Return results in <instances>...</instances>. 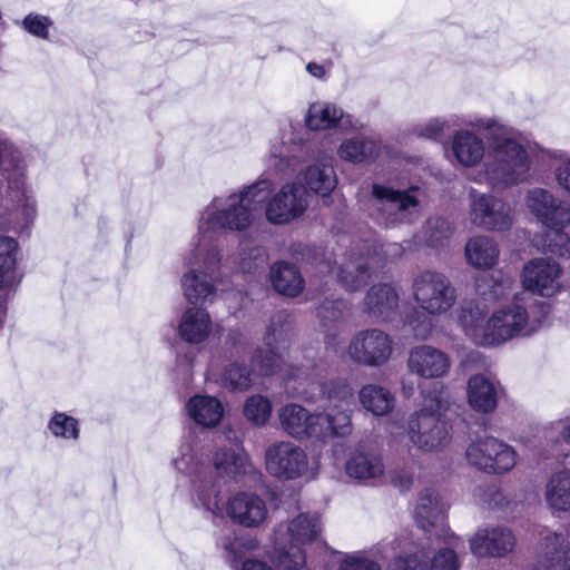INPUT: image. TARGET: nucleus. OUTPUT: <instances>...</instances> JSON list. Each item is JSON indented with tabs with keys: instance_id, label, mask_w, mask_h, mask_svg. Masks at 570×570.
Returning a JSON list of instances; mask_svg holds the SVG:
<instances>
[{
	"instance_id": "1",
	"label": "nucleus",
	"mask_w": 570,
	"mask_h": 570,
	"mask_svg": "<svg viewBox=\"0 0 570 570\" xmlns=\"http://www.w3.org/2000/svg\"><path fill=\"white\" fill-rule=\"evenodd\" d=\"M455 130L450 139L452 161L463 168L479 166L485 157V142L475 131H485L490 141L484 171L473 180L493 189H505L522 183L530 170V159L522 140L495 118L474 117Z\"/></svg>"
},
{
	"instance_id": "2",
	"label": "nucleus",
	"mask_w": 570,
	"mask_h": 570,
	"mask_svg": "<svg viewBox=\"0 0 570 570\" xmlns=\"http://www.w3.org/2000/svg\"><path fill=\"white\" fill-rule=\"evenodd\" d=\"M273 190V180L259 178L227 196L214 197L202 210L198 222V238L188 262H198L202 254L205 265L210 268L220 263L222 254L213 243L219 230L244 232L255 222V213Z\"/></svg>"
},
{
	"instance_id": "3",
	"label": "nucleus",
	"mask_w": 570,
	"mask_h": 570,
	"mask_svg": "<svg viewBox=\"0 0 570 570\" xmlns=\"http://www.w3.org/2000/svg\"><path fill=\"white\" fill-rule=\"evenodd\" d=\"M551 306L539 303L530 311L513 303L487 317L485 306L475 299L464 301L458 321L465 336L480 346H498L515 337L530 336L550 324Z\"/></svg>"
},
{
	"instance_id": "4",
	"label": "nucleus",
	"mask_w": 570,
	"mask_h": 570,
	"mask_svg": "<svg viewBox=\"0 0 570 570\" xmlns=\"http://www.w3.org/2000/svg\"><path fill=\"white\" fill-rule=\"evenodd\" d=\"M204 454L195 438L188 434L181 442L174 468L189 478L193 501L213 517H223L220 489L214 473L229 479L244 475L249 466L248 455L242 448L219 449L213 458V466L204 461Z\"/></svg>"
},
{
	"instance_id": "5",
	"label": "nucleus",
	"mask_w": 570,
	"mask_h": 570,
	"mask_svg": "<svg viewBox=\"0 0 570 570\" xmlns=\"http://www.w3.org/2000/svg\"><path fill=\"white\" fill-rule=\"evenodd\" d=\"M322 411L309 413L298 404H287L279 410L282 429L291 436L326 441L345 438L352 432L351 409L347 394H321Z\"/></svg>"
},
{
	"instance_id": "6",
	"label": "nucleus",
	"mask_w": 570,
	"mask_h": 570,
	"mask_svg": "<svg viewBox=\"0 0 570 570\" xmlns=\"http://www.w3.org/2000/svg\"><path fill=\"white\" fill-rule=\"evenodd\" d=\"M404 248L399 243L376 245L366 239L353 245L340 263L336 276L346 291H357L365 286L371 275L389 261L403 255Z\"/></svg>"
},
{
	"instance_id": "7",
	"label": "nucleus",
	"mask_w": 570,
	"mask_h": 570,
	"mask_svg": "<svg viewBox=\"0 0 570 570\" xmlns=\"http://www.w3.org/2000/svg\"><path fill=\"white\" fill-rule=\"evenodd\" d=\"M412 295L417 306L429 316H442L456 303L458 293L451 279L441 272L426 269L412 283Z\"/></svg>"
},
{
	"instance_id": "8",
	"label": "nucleus",
	"mask_w": 570,
	"mask_h": 570,
	"mask_svg": "<svg viewBox=\"0 0 570 570\" xmlns=\"http://www.w3.org/2000/svg\"><path fill=\"white\" fill-rule=\"evenodd\" d=\"M438 394H425L424 406L435 405V410L422 409L409 423L411 442L421 450L433 451L444 446L450 440L448 423L442 419L441 400Z\"/></svg>"
},
{
	"instance_id": "9",
	"label": "nucleus",
	"mask_w": 570,
	"mask_h": 570,
	"mask_svg": "<svg viewBox=\"0 0 570 570\" xmlns=\"http://www.w3.org/2000/svg\"><path fill=\"white\" fill-rule=\"evenodd\" d=\"M417 188L396 190L383 184H373L371 193L372 216L386 227L407 219L417 206Z\"/></svg>"
},
{
	"instance_id": "10",
	"label": "nucleus",
	"mask_w": 570,
	"mask_h": 570,
	"mask_svg": "<svg viewBox=\"0 0 570 570\" xmlns=\"http://www.w3.org/2000/svg\"><path fill=\"white\" fill-rule=\"evenodd\" d=\"M468 202V217L473 226L490 232H504L512 227L514 209L503 198L470 188Z\"/></svg>"
},
{
	"instance_id": "11",
	"label": "nucleus",
	"mask_w": 570,
	"mask_h": 570,
	"mask_svg": "<svg viewBox=\"0 0 570 570\" xmlns=\"http://www.w3.org/2000/svg\"><path fill=\"white\" fill-rule=\"evenodd\" d=\"M308 207L306 188L295 181H288L275 190L263 203L262 209L266 220L276 226L292 223L301 217Z\"/></svg>"
},
{
	"instance_id": "12",
	"label": "nucleus",
	"mask_w": 570,
	"mask_h": 570,
	"mask_svg": "<svg viewBox=\"0 0 570 570\" xmlns=\"http://www.w3.org/2000/svg\"><path fill=\"white\" fill-rule=\"evenodd\" d=\"M469 463L491 474L510 471L517 463L512 446L493 436L478 438L465 451Z\"/></svg>"
},
{
	"instance_id": "13",
	"label": "nucleus",
	"mask_w": 570,
	"mask_h": 570,
	"mask_svg": "<svg viewBox=\"0 0 570 570\" xmlns=\"http://www.w3.org/2000/svg\"><path fill=\"white\" fill-rule=\"evenodd\" d=\"M346 352L357 364L381 366L392 356L393 340L381 328L361 330L352 336Z\"/></svg>"
},
{
	"instance_id": "14",
	"label": "nucleus",
	"mask_w": 570,
	"mask_h": 570,
	"mask_svg": "<svg viewBox=\"0 0 570 570\" xmlns=\"http://www.w3.org/2000/svg\"><path fill=\"white\" fill-rule=\"evenodd\" d=\"M425 548L400 554L389 564L387 570H459L460 561L453 549Z\"/></svg>"
},
{
	"instance_id": "15",
	"label": "nucleus",
	"mask_w": 570,
	"mask_h": 570,
	"mask_svg": "<svg viewBox=\"0 0 570 570\" xmlns=\"http://www.w3.org/2000/svg\"><path fill=\"white\" fill-rule=\"evenodd\" d=\"M562 273L556 261L546 257L533 258L523 266L521 282L524 289L542 297H552L562 289Z\"/></svg>"
},
{
	"instance_id": "16",
	"label": "nucleus",
	"mask_w": 570,
	"mask_h": 570,
	"mask_svg": "<svg viewBox=\"0 0 570 570\" xmlns=\"http://www.w3.org/2000/svg\"><path fill=\"white\" fill-rule=\"evenodd\" d=\"M266 469L277 478L294 480L303 476L308 469L305 451L292 442H279L266 450Z\"/></svg>"
},
{
	"instance_id": "17",
	"label": "nucleus",
	"mask_w": 570,
	"mask_h": 570,
	"mask_svg": "<svg viewBox=\"0 0 570 570\" xmlns=\"http://www.w3.org/2000/svg\"><path fill=\"white\" fill-rule=\"evenodd\" d=\"M525 205L544 227H568L570 204L558 199L550 190L535 187L528 190Z\"/></svg>"
},
{
	"instance_id": "18",
	"label": "nucleus",
	"mask_w": 570,
	"mask_h": 570,
	"mask_svg": "<svg viewBox=\"0 0 570 570\" xmlns=\"http://www.w3.org/2000/svg\"><path fill=\"white\" fill-rule=\"evenodd\" d=\"M414 519L425 533L438 538L442 537L446 543H451L450 540L455 538L445 528V504L433 489H424L420 492L414 510Z\"/></svg>"
},
{
	"instance_id": "19",
	"label": "nucleus",
	"mask_w": 570,
	"mask_h": 570,
	"mask_svg": "<svg viewBox=\"0 0 570 570\" xmlns=\"http://www.w3.org/2000/svg\"><path fill=\"white\" fill-rule=\"evenodd\" d=\"M194 249L195 243L191 244V247L184 255V262L189 269L181 276L180 284L183 294L190 304H204L212 302L215 296V286L208 273L214 272L219 263L208 268L204 263L202 254L197 263L188 262L187 257Z\"/></svg>"
},
{
	"instance_id": "20",
	"label": "nucleus",
	"mask_w": 570,
	"mask_h": 570,
	"mask_svg": "<svg viewBox=\"0 0 570 570\" xmlns=\"http://www.w3.org/2000/svg\"><path fill=\"white\" fill-rule=\"evenodd\" d=\"M306 127L312 131H327L340 128L352 131L360 128V122L342 107L332 101L317 100L309 104L304 117Z\"/></svg>"
},
{
	"instance_id": "21",
	"label": "nucleus",
	"mask_w": 570,
	"mask_h": 570,
	"mask_svg": "<svg viewBox=\"0 0 570 570\" xmlns=\"http://www.w3.org/2000/svg\"><path fill=\"white\" fill-rule=\"evenodd\" d=\"M515 546L513 532L505 527H483L470 539L471 552L479 557L502 558Z\"/></svg>"
},
{
	"instance_id": "22",
	"label": "nucleus",
	"mask_w": 570,
	"mask_h": 570,
	"mask_svg": "<svg viewBox=\"0 0 570 570\" xmlns=\"http://www.w3.org/2000/svg\"><path fill=\"white\" fill-rule=\"evenodd\" d=\"M226 512L245 528H257L267 519L268 510L263 498L250 492H239L229 498Z\"/></svg>"
},
{
	"instance_id": "23",
	"label": "nucleus",
	"mask_w": 570,
	"mask_h": 570,
	"mask_svg": "<svg viewBox=\"0 0 570 570\" xmlns=\"http://www.w3.org/2000/svg\"><path fill=\"white\" fill-rule=\"evenodd\" d=\"M407 366L411 373L423 379H440L451 367L449 356L431 345H420L411 350Z\"/></svg>"
},
{
	"instance_id": "24",
	"label": "nucleus",
	"mask_w": 570,
	"mask_h": 570,
	"mask_svg": "<svg viewBox=\"0 0 570 570\" xmlns=\"http://www.w3.org/2000/svg\"><path fill=\"white\" fill-rule=\"evenodd\" d=\"M321 533L317 513H299L286 524H279L274 533V544L294 543L303 547L314 541Z\"/></svg>"
},
{
	"instance_id": "25",
	"label": "nucleus",
	"mask_w": 570,
	"mask_h": 570,
	"mask_svg": "<svg viewBox=\"0 0 570 570\" xmlns=\"http://www.w3.org/2000/svg\"><path fill=\"white\" fill-rule=\"evenodd\" d=\"M399 301V292L392 284H375L364 297L363 312L373 321H390L397 313Z\"/></svg>"
},
{
	"instance_id": "26",
	"label": "nucleus",
	"mask_w": 570,
	"mask_h": 570,
	"mask_svg": "<svg viewBox=\"0 0 570 570\" xmlns=\"http://www.w3.org/2000/svg\"><path fill=\"white\" fill-rule=\"evenodd\" d=\"M7 196L17 207L26 225L31 223L37 214L36 199L32 189L26 181L23 167L16 165L8 174Z\"/></svg>"
},
{
	"instance_id": "27",
	"label": "nucleus",
	"mask_w": 570,
	"mask_h": 570,
	"mask_svg": "<svg viewBox=\"0 0 570 570\" xmlns=\"http://www.w3.org/2000/svg\"><path fill=\"white\" fill-rule=\"evenodd\" d=\"M382 150V141L373 135L361 134L344 139L338 148V157L352 164H364L375 160Z\"/></svg>"
},
{
	"instance_id": "28",
	"label": "nucleus",
	"mask_w": 570,
	"mask_h": 570,
	"mask_svg": "<svg viewBox=\"0 0 570 570\" xmlns=\"http://www.w3.org/2000/svg\"><path fill=\"white\" fill-rule=\"evenodd\" d=\"M385 465L380 453L372 450L356 449L350 453L345 462V473L357 481H368L381 478Z\"/></svg>"
},
{
	"instance_id": "29",
	"label": "nucleus",
	"mask_w": 570,
	"mask_h": 570,
	"mask_svg": "<svg viewBox=\"0 0 570 570\" xmlns=\"http://www.w3.org/2000/svg\"><path fill=\"white\" fill-rule=\"evenodd\" d=\"M212 318L202 307L191 306L184 311L178 323L179 337L190 344L203 343L212 333Z\"/></svg>"
},
{
	"instance_id": "30",
	"label": "nucleus",
	"mask_w": 570,
	"mask_h": 570,
	"mask_svg": "<svg viewBox=\"0 0 570 570\" xmlns=\"http://www.w3.org/2000/svg\"><path fill=\"white\" fill-rule=\"evenodd\" d=\"M541 563L547 570H570V540L567 534L549 532L543 537Z\"/></svg>"
},
{
	"instance_id": "31",
	"label": "nucleus",
	"mask_w": 570,
	"mask_h": 570,
	"mask_svg": "<svg viewBox=\"0 0 570 570\" xmlns=\"http://www.w3.org/2000/svg\"><path fill=\"white\" fill-rule=\"evenodd\" d=\"M544 501L553 515L570 512V469L563 468L548 478Z\"/></svg>"
},
{
	"instance_id": "32",
	"label": "nucleus",
	"mask_w": 570,
	"mask_h": 570,
	"mask_svg": "<svg viewBox=\"0 0 570 570\" xmlns=\"http://www.w3.org/2000/svg\"><path fill=\"white\" fill-rule=\"evenodd\" d=\"M464 256L470 266L476 269H490L497 265L500 249L492 237L475 235L468 239Z\"/></svg>"
},
{
	"instance_id": "33",
	"label": "nucleus",
	"mask_w": 570,
	"mask_h": 570,
	"mask_svg": "<svg viewBox=\"0 0 570 570\" xmlns=\"http://www.w3.org/2000/svg\"><path fill=\"white\" fill-rule=\"evenodd\" d=\"M286 315L277 313L271 321L265 336V348H258L253 356V365L258 368L262 375H273L281 367L283 357L272 346L273 341L276 340V333L282 325Z\"/></svg>"
},
{
	"instance_id": "34",
	"label": "nucleus",
	"mask_w": 570,
	"mask_h": 570,
	"mask_svg": "<svg viewBox=\"0 0 570 570\" xmlns=\"http://www.w3.org/2000/svg\"><path fill=\"white\" fill-rule=\"evenodd\" d=\"M186 410L189 417L204 428L216 426L224 415L222 402L210 394H194Z\"/></svg>"
},
{
	"instance_id": "35",
	"label": "nucleus",
	"mask_w": 570,
	"mask_h": 570,
	"mask_svg": "<svg viewBox=\"0 0 570 570\" xmlns=\"http://www.w3.org/2000/svg\"><path fill=\"white\" fill-rule=\"evenodd\" d=\"M299 178L306 188L324 197L330 195L337 184L334 168L330 161L308 166Z\"/></svg>"
},
{
	"instance_id": "36",
	"label": "nucleus",
	"mask_w": 570,
	"mask_h": 570,
	"mask_svg": "<svg viewBox=\"0 0 570 570\" xmlns=\"http://www.w3.org/2000/svg\"><path fill=\"white\" fill-rule=\"evenodd\" d=\"M269 276L274 288L279 294L296 297L304 289V279L295 265L276 263L272 266Z\"/></svg>"
},
{
	"instance_id": "37",
	"label": "nucleus",
	"mask_w": 570,
	"mask_h": 570,
	"mask_svg": "<svg viewBox=\"0 0 570 570\" xmlns=\"http://www.w3.org/2000/svg\"><path fill=\"white\" fill-rule=\"evenodd\" d=\"M514 279L511 275L501 272L476 279V292L484 299L499 301L512 294Z\"/></svg>"
},
{
	"instance_id": "38",
	"label": "nucleus",
	"mask_w": 570,
	"mask_h": 570,
	"mask_svg": "<svg viewBox=\"0 0 570 570\" xmlns=\"http://www.w3.org/2000/svg\"><path fill=\"white\" fill-rule=\"evenodd\" d=\"M543 154L550 160L558 188L570 196V153L561 149H548Z\"/></svg>"
},
{
	"instance_id": "39",
	"label": "nucleus",
	"mask_w": 570,
	"mask_h": 570,
	"mask_svg": "<svg viewBox=\"0 0 570 570\" xmlns=\"http://www.w3.org/2000/svg\"><path fill=\"white\" fill-rule=\"evenodd\" d=\"M546 441L557 448L563 458L570 456V415L551 422L543 432Z\"/></svg>"
},
{
	"instance_id": "40",
	"label": "nucleus",
	"mask_w": 570,
	"mask_h": 570,
	"mask_svg": "<svg viewBox=\"0 0 570 570\" xmlns=\"http://www.w3.org/2000/svg\"><path fill=\"white\" fill-rule=\"evenodd\" d=\"M17 248L14 238L0 236V288L13 283Z\"/></svg>"
},
{
	"instance_id": "41",
	"label": "nucleus",
	"mask_w": 570,
	"mask_h": 570,
	"mask_svg": "<svg viewBox=\"0 0 570 570\" xmlns=\"http://www.w3.org/2000/svg\"><path fill=\"white\" fill-rule=\"evenodd\" d=\"M458 124L459 117L456 115H450L448 117H434L428 119L424 122L415 125L412 129V132L421 138L438 140L446 130Z\"/></svg>"
},
{
	"instance_id": "42",
	"label": "nucleus",
	"mask_w": 570,
	"mask_h": 570,
	"mask_svg": "<svg viewBox=\"0 0 570 570\" xmlns=\"http://www.w3.org/2000/svg\"><path fill=\"white\" fill-rule=\"evenodd\" d=\"M272 402L264 394H252L245 402L244 415L255 425H264L272 415Z\"/></svg>"
},
{
	"instance_id": "43",
	"label": "nucleus",
	"mask_w": 570,
	"mask_h": 570,
	"mask_svg": "<svg viewBox=\"0 0 570 570\" xmlns=\"http://www.w3.org/2000/svg\"><path fill=\"white\" fill-rule=\"evenodd\" d=\"M255 376L240 364H232L223 374L222 386L225 389L244 392L253 386Z\"/></svg>"
},
{
	"instance_id": "44",
	"label": "nucleus",
	"mask_w": 570,
	"mask_h": 570,
	"mask_svg": "<svg viewBox=\"0 0 570 570\" xmlns=\"http://www.w3.org/2000/svg\"><path fill=\"white\" fill-rule=\"evenodd\" d=\"M452 234L450 223L441 217H433L426 220L424 226V242L431 247H441Z\"/></svg>"
},
{
	"instance_id": "45",
	"label": "nucleus",
	"mask_w": 570,
	"mask_h": 570,
	"mask_svg": "<svg viewBox=\"0 0 570 570\" xmlns=\"http://www.w3.org/2000/svg\"><path fill=\"white\" fill-rule=\"evenodd\" d=\"M278 551L277 563L283 570H299L306 562L303 548L294 543L275 546Z\"/></svg>"
},
{
	"instance_id": "46",
	"label": "nucleus",
	"mask_w": 570,
	"mask_h": 570,
	"mask_svg": "<svg viewBox=\"0 0 570 570\" xmlns=\"http://www.w3.org/2000/svg\"><path fill=\"white\" fill-rule=\"evenodd\" d=\"M48 429L57 438L77 440L79 438L78 421L62 412H56L48 423Z\"/></svg>"
},
{
	"instance_id": "47",
	"label": "nucleus",
	"mask_w": 570,
	"mask_h": 570,
	"mask_svg": "<svg viewBox=\"0 0 570 570\" xmlns=\"http://www.w3.org/2000/svg\"><path fill=\"white\" fill-rule=\"evenodd\" d=\"M549 229L547 234V242L544 248L558 256L568 258L570 255V236L564 232L566 227H547Z\"/></svg>"
},
{
	"instance_id": "48",
	"label": "nucleus",
	"mask_w": 570,
	"mask_h": 570,
	"mask_svg": "<svg viewBox=\"0 0 570 570\" xmlns=\"http://www.w3.org/2000/svg\"><path fill=\"white\" fill-rule=\"evenodd\" d=\"M239 255V269L245 274H256L262 271L267 263L265 250L258 246L250 248L247 253L246 248L240 244Z\"/></svg>"
},
{
	"instance_id": "49",
	"label": "nucleus",
	"mask_w": 570,
	"mask_h": 570,
	"mask_svg": "<svg viewBox=\"0 0 570 570\" xmlns=\"http://www.w3.org/2000/svg\"><path fill=\"white\" fill-rule=\"evenodd\" d=\"M362 406L373 415L381 416L394 407V394H358Z\"/></svg>"
},
{
	"instance_id": "50",
	"label": "nucleus",
	"mask_w": 570,
	"mask_h": 570,
	"mask_svg": "<svg viewBox=\"0 0 570 570\" xmlns=\"http://www.w3.org/2000/svg\"><path fill=\"white\" fill-rule=\"evenodd\" d=\"M22 27L28 33L47 40L49 38L50 28L52 27V21L47 16L29 13L23 18Z\"/></svg>"
},
{
	"instance_id": "51",
	"label": "nucleus",
	"mask_w": 570,
	"mask_h": 570,
	"mask_svg": "<svg viewBox=\"0 0 570 570\" xmlns=\"http://www.w3.org/2000/svg\"><path fill=\"white\" fill-rule=\"evenodd\" d=\"M480 504L482 508L491 511L505 512L510 501L501 490L494 485H491L482 491L480 497Z\"/></svg>"
},
{
	"instance_id": "52",
	"label": "nucleus",
	"mask_w": 570,
	"mask_h": 570,
	"mask_svg": "<svg viewBox=\"0 0 570 570\" xmlns=\"http://www.w3.org/2000/svg\"><path fill=\"white\" fill-rule=\"evenodd\" d=\"M220 544L226 552V557L230 563V567L234 570H238V563L243 558L244 549H249L250 547H247L246 542L235 534L225 537Z\"/></svg>"
},
{
	"instance_id": "53",
	"label": "nucleus",
	"mask_w": 570,
	"mask_h": 570,
	"mask_svg": "<svg viewBox=\"0 0 570 570\" xmlns=\"http://www.w3.org/2000/svg\"><path fill=\"white\" fill-rule=\"evenodd\" d=\"M500 389V382L491 373L470 375L466 384V392H498Z\"/></svg>"
},
{
	"instance_id": "54",
	"label": "nucleus",
	"mask_w": 570,
	"mask_h": 570,
	"mask_svg": "<svg viewBox=\"0 0 570 570\" xmlns=\"http://www.w3.org/2000/svg\"><path fill=\"white\" fill-rule=\"evenodd\" d=\"M346 308V303L342 299H330L325 298V301L321 304L317 309V314L322 321V323L326 326L328 323H333L338 321Z\"/></svg>"
},
{
	"instance_id": "55",
	"label": "nucleus",
	"mask_w": 570,
	"mask_h": 570,
	"mask_svg": "<svg viewBox=\"0 0 570 570\" xmlns=\"http://www.w3.org/2000/svg\"><path fill=\"white\" fill-rule=\"evenodd\" d=\"M307 132L302 129H294L289 137V146L284 150L283 144L273 145L271 147V156L275 158H284L289 156L296 148H302L308 140Z\"/></svg>"
},
{
	"instance_id": "56",
	"label": "nucleus",
	"mask_w": 570,
	"mask_h": 570,
	"mask_svg": "<svg viewBox=\"0 0 570 570\" xmlns=\"http://www.w3.org/2000/svg\"><path fill=\"white\" fill-rule=\"evenodd\" d=\"M340 570H381V566L363 554L355 553L341 562Z\"/></svg>"
},
{
	"instance_id": "57",
	"label": "nucleus",
	"mask_w": 570,
	"mask_h": 570,
	"mask_svg": "<svg viewBox=\"0 0 570 570\" xmlns=\"http://www.w3.org/2000/svg\"><path fill=\"white\" fill-rule=\"evenodd\" d=\"M469 406L479 413L492 412L498 404L497 394H465Z\"/></svg>"
},
{
	"instance_id": "58",
	"label": "nucleus",
	"mask_w": 570,
	"mask_h": 570,
	"mask_svg": "<svg viewBox=\"0 0 570 570\" xmlns=\"http://www.w3.org/2000/svg\"><path fill=\"white\" fill-rule=\"evenodd\" d=\"M416 338L426 340L432 331V321L426 315L410 317L407 320Z\"/></svg>"
},
{
	"instance_id": "59",
	"label": "nucleus",
	"mask_w": 570,
	"mask_h": 570,
	"mask_svg": "<svg viewBox=\"0 0 570 570\" xmlns=\"http://www.w3.org/2000/svg\"><path fill=\"white\" fill-rule=\"evenodd\" d=\"M318 386L322 389V392H344L346 389H352L346 380L340 379L336 381H331L330 383L323 382L321 379L317 380Z\"/></svg>"
},
{
	"instance_id": "60",
	"label": "nucleus",
	"mask_w": 570,
	"mask_h": 570,
	"mask_svg": "<svg viewBox=\"0 0 570 570\" xmlns=\"http://www.w3.org/2000/svg\"><path fill=\"white\" fill-rule=\"evenodd\" d=\"M306 71L314 78L323 80L326 78L327 71L323 65L317 62H308L306 65Z\"/></svg>"
},
{
	"instance_id": "61",
	"label": "nucleus",
	"mask_w": 570,
	"mask_h": 570,
	"mask_svg": "<svg viewBox=\"0 0 570 570\" xmlns=\"http://www.w3.org/2000/svg\"><path fill=\"white\" fill-rule=\"evenodd\" d=\"M240 570H274L264 561L247 559L242 563Z\"/></svg>"
},
{
	"instance_id": "62",
	"label": "nucleus",
	"mask_w": 570,
	"mask_h": 570,
	"mask_svg": "<svg viewBox=\"0 0 570 570\" xmlns=\"http://www.w3.org/2000/svg\"><path fill=\"white\" fill-rule=\"evenodd\" d=\"M392 482L395 487H399L402 491L409 490L412 484V476L409 474H396Z\"/></svg>"
},
{
	"instance_id": "63",
	"label": "nucleus",
	"mask_w": 570,
	"mask_h": 570,
	"mask_svg": "<svg viewBox=\"0 0 570 570\" xmlns=\"http://www.w3.org/2000/svg\"><path fill=\"white\" fill-rule=\"evenodd\" d=\"M8 150V144L4 139L0 138V169L3 167V157Z\"/></svg>"
},
{
	"instance_id": "64",
	"label": "nucleus",
	"mask_w": 570,
	"mask_h": 570,
	"mask_svg": "<svg viewBox=\"0 0 570 570\" xmlns=\"http://www.w3.org/2000/svg\"><path fill=\"white\" fill-rule=\"evenodd\" d=\"M389 546H390V543L382 544V546L380 547V549H379V552L381 553V557H382L383 559L389 558V556H390V554H389V551H387V550H394V547H391V548H390Z\"/></svg>"
}]
</instances>
